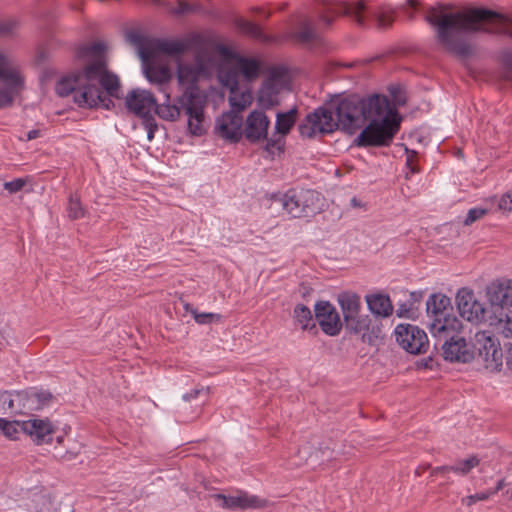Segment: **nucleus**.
Here are the masks:
<instances>
[{"label":"nucleus","mask_w":512,"mask_h":512,"mask_svg":"<svg viewBox=\"0 0 512 512\" xmlns=\"http://www.w3.org/2000/svg\"><path fill=\"white\" fill-rule=\"evenodd\" d=\"M435 28L438 43L448 52L461 57L471 54L465 35L484 31L512 37V17L487 9H458L444 5L430 8L425 17ZM505 79L512 81V54L504 59Z\"/></svg>","instance_id":"1"},{"label":"nucleus","mask_w":512,"mask_h":512,"mask_svg":"<svg viewBox=\"0 0 512 512\" xmlns=\"http://www.w3.org/2000/svg\"><path fill=\"white\" fill-rule=\"evenodd\" d=\"M338 129L348 134L368 125L355 138L358 147L389 145L399 130L400 118L386 96L341 100L335 110Z\"/></svg>","instance_id":"2"},{"label":"nucleus","mask_w":512,"mask_h":512,"mask_svg":"<svg viewBox=\"0 0 512 512\" xmlns=\"http://www.w3.org/2000/svg\"><path fill=\"white\" fill-rule=\"evenodd\" d=\"M105 45L96 42L78 50V57L86 60L80 70L63 76L56 84L61 97L72 95L73 101L83 108H109L111 99L119 90L118 77L107 70Z\"/></svg>","instance_id":"3"},{"label":"nucleus","mask_w":512,"mask_h":512,"mask_svg":"<svg viewBox=\"0 0 512 512\" xmlns=\"http://www.w3.org/2000/svg\"><path fill=\"white\" fill-rule=\"evenodd\" d=\"M213 67V57L206 49L197 51L193 62H180L177 66V83L181 91L178 103L184 108L188 131L194 136L203 135L208 127L205 116L207 95L200 90L198 82L209 76Z\"/></svg>","instance_id":"4"},{"label":"nucleus","mask_w":512,"mask_h":512,"mask_svg":"<svg viewBox=\"0 0 512 512\" xmlns=\"http://www.w3.org/2000/svg\"><path fill=\"white\" fill-rule=\"evenodd\" d=\"M429 330L432 335L453 332L461 322L452 312L451 300L444 294H433L426 302Z\"/></svg>","instance_id":"5"},{"label":"nucleus","mask_w":512,"mask_h":512,"mask_svg":"<svg viewBox=\"0 0 512 512\" xmlns=\"http://www.w3.org/2000/svg\"><path fill=\"white\" fill-rule=\"evenodd\" d=\"M319 193L311 189H290L284 194L274 195V203L291 217L300 218L314 214L318 209Z\"/></svg>","instance_id":"6"},{"label":"nucleus","mask_w":512,"mask_h":512,"mask_svg":"<svg viewBox=\"0 0 512 512\" xmlns=\"http://www.w3.org/2000/svg\"><path fill=\"white\" fill-rule=\"evenodd\" d=\"M260 62L255 58L233 57L218 71L223 86L237 87L241 82H251L259 77Z\"/></svg>","instance_id":"7"},{"label":"nucleus","mask_w":512,"mask_h":512,"mask_svg":"<svg viewBox=\"0 0 512 512\" xmlns=\"http://www.w3.org/2000/svg\"><path fill=\"white\" fill-rule=\"evenodd\" d=\"M474 350L478 360L490 372H498L503 366L500 343L489 331H478L474 336Z\"/></svg>","instance_id":"8"},{"label":"nucleus","mask_w":512,"mask_h":512,"mask_svg":"<svg viewBox=\"0 0 512 512\" xmlns=\"http://www.w3.org/2000/svg\"><path fill=\"white\" fill-rule=\"evenodd\" d=\"M463 325L460 322L459 327L453 332H443L442 334L432 335L438 341L443 342V356L450 362L468 363L475 357V352L467 344L465 338L461 335Z\"/></svg>","instance_id":"9"},{"label":"nucleus","mask_w":512,"mask_h":512,"mask_svg":"<svg viewBox=\"0 0 512 512\" xmlns=\"http://www.w3.org/2000/svg\"><path fill=\"white\" fill-rule=\"evenodd\" d=\"M337 301L341 307L346 328L354 333H361L369 326L368 316L360 314V296L351 291L341 292Z\"/></svg>","instance_id":"10"},{"label":"nucleus","mask_w":512,"mask_h":512,"mask_svg":"<svg viewBox=\"0 0 512 512\" xmlns=\"http://www.w3.org/2000/svg\"><path fill=\"white\" fill-rule=\"evenodd\" d=\"M142 67L147 80L158 86V90L164 93L165 98L169 100V82L172 74L165 60H158L155 56H147L146 52H142Z\"/></svg>","instance_id":"11"},{"label":"nucleus","mask_w":512,"mask_h":512,"mask_svg":"<svg viewBox=\"0 0 512 512\" xmlns=\"http://www.w3.org/2000/svg\"><path fill=\"white\" fill-rule=\"evenodd\" d=\"M335 113L326 109L319 108L312 114H309L305 121L299 126V132L302 137L312 138L317 133H331L338 129Z\"/></svg>","instance_id":"12"},{"label":"nucleus","mask_w":512,"mask_h":512,"mask_svg":"<svg viewBox=\"0 0 512 512\" xmlns=\"http://www.w3.org/2000/svg\"><path fill=\"white\" fill-rule=\"evenodd\" d=\"M395 339L397 343L411 354H422L428 349L429 342L426 333L412 324H399L396 326Z\"/></svg>","instance_id":"13"},{"label":"nucleus","mask_w":512,"mask_h":512,"mask_svg":"<svg viewBox=\"0 0 512 512\" xmlns=\"http://www.w3.org/2000/svg\"><path fill=\"white\" fill-rule=\"evenodd\" d=\"M457 307L460 315L469 322L481 323L487 321V310L484 304L480 303L474 293L462 288L456 295Z\"/></svg>","instance_id":"14"},{"label":"nucleus","mask_w":512,"mask_h":512,"mask_svg":"<svg viewBox=\"0 0 512 512\" xmlns=\"http://www.w3.org/2000/svg\"><path fill=\"white\" fill-rule=\"evenodd\" d=\"M366 10V5L364 1H358L355 3H346V2H338V1H329L325 4L324 10L320 13V20L326 25L329 26L333 17L331 15H340L344 14L350 17H353L358 24L364 23L363 13Z\"/></svg>","instance_id":"15"},{"label":"nucleus","mask_w":512,"mask_h":512,"mask_svg":"<svg viewBox=\"0 0 512 512\" xmlns=\"http://www.w3.org/2000/svg\"><path fill=\"white\" fill-rule=\"evenodd\" d=\"M215 131L221 138L236 143L244 135L243 117L235 111L226 112L217 119Z\"/></svg>","instance_id":"16"},{"label":"nucleus","mask_w":512,"mask_h":512,"mask_svg":"<svg viewBox=\"0 0 512 512\" xmlns=\"http://www.w3.org/2000/svg\"><path fill=\"white\" fill-rule=\"evenodd\" d=\"M128 110L143 119L152 117L156 108L154 95L144 89H134L129 92L125 99Z\"/></svg>","instance_id":"17"},{"label":"nucleus","mask_w":512,"mask_h":512,"mask_svg":"<svg viewBox=\"0 0 512 512\" xmlns=\"http://www.w3.org/2000/svg\"><path fill=\"white\" fill-rule=\"evenodd\" d=\"M270 119L261 109L249 113L244 123V136L251 143L266 140Z\"/></svg>","instance_id":"18"},{"label":"nucleus","mask_w":512,"mask_h":512,"mask_svg":"<svg viewBox=\"0 0 512 512\" xmlns=\"http://www.w3.org/2000/svg\"><path fill=\"white\" fill-rule=\"evenodd\" d=\"M315 317L321 330L329 336H336L342 329V323L336 308L329 302L315 305Z\"/></svg>","instance_id":"19"},{"label":"nucleus","mask_w":512,"mask_h":512,"mask_svg":"<svg viewBox=\"0 0 512 512\" xmlns=\"http://www.w3.org/2000/svg\"><path fill=\"white\" fill-rule=\"evenodd\" d=\"M216 500H220L221 507L225 509H248V508H263L267 505V501L257 496L248 495L247 493L240 492L236 495L225 496L223 494L214 495Z\"/></svg>","instance_id":"20"},{"label":"nucleus","mask_w":512,"mask_h":512,"mask_svg":"<svg viewBox=\"0 0 512 512\" xmlns=\"http://www.w3.org/2000/svg\"><path fill=\"white\" fill-rule=\"evenodd\" d=\"M56 428L48 419H29L24 421V433L38 445L49 443Z\"/></svg>","instance_id":"21"},{"label":"nucleus","mask_w":512,"mask_h":512,"mask_svg":"<svg viewBox=\"0 0 512 512\" xmlns=\"http://www.w3.org/2000/svg\"><path fill=\"white\" fill-rule=\"evenodd\" d=\"M488 298L497 310L503 311L504 306H512V281L503 280L491 283L487 288Z\"/></svg>","instance_id":"22"},{"label":"nucleus","mask_w":512,"mask_h":512,"mask_svg":"<svg viewBox=\"0 0 512 512\" xmlns=\"http://www.w3.org/2000/svg\"><path fill=\"white\" fill-rule=\"evenodd\" d=\"M187 49V44L183 41L177 40H157L152 41L151 55L153 54L156 59L164 60V55H178Z\"/></svg>","instance_id":"23"},{"label":"nucleus","mask_w":512,"mask_h":512,"mask_svg":"<svg viewBox=\"0 0 512 512\" xmlns=\"http://www.w3.org/2000/svg\"><path fill=\"white\" fill-rule=\"evenodd\" d=\"M226 87L230 90L229 103L232 107L231 111H235L240 114L252 104L253 96L247 87H244L243 89L240 86Z\"/></svg>","instance_id":"24"},{"label":"nucleus","mask_w":512,"mask_h":512,"mask_svg":"<svg viewBox=\"0 0 512 512\" xmlns=\"http://www.w3.org/2000/svg\"><path fill=\"white\" fill-rule=\"evenodd\" d=\"M366 302L369 310L377 316L388 317L393 313V305L387 295H368L366 296Z\"/></svg>","instance_id":"25"},{"label":"nucleus","mask_w":512,"mask_h":512,"mask_svg":"<svg viewBox=\"0 0 512 512\" xmlns=\"http://www.w3.org/2000/svg\"><path fill=\"white\" fill-rule=\"evenodd\" d=\"M278 92L279 91L274 80L269 79L265 81L258 93L259 105L265 109H270L278 105Z\"/></svg>","instance_id":"26"},{"label":"nucleus","mask_w":512,"mask_h":512,"mask_svg":"<svg viewBox=\"0 0 512 512\" xmlns=\"http://www.w3.org/2000/svg\"><path fill=\"white\" fill-rule=\"evenodd\" d=\"M24 78L19 68L12 62V60L0 53V81H12L14 84L21 82Z\"/></svg>","instance_id":"27"},{"label":"nucleus","mask_w":512,"mask_h":512,"mask_svg":"<svg viewBox=\"0 0 512 512\" xmlns=\"http://www.w3.org/2000/svg\"><path fill=\"white\" fill-rule=\"evenodd\" d=\"M169 99H171V97ZM154 112H156L160 118L174 122L179 120L181 115L184 114V108L178 103V98L174 104H171L170 100L166 99L164 103L160 105L156 104Z\"/></svg>","instance_id":"28"},{"label":"nucleus","mask_w":512,"mask_h":512,"mask_svg":"<svg viewBox=\"0 0 512 512\" xmlns=\"http://www.w3.org/2000/svg\"><path fill=\"white\" fill-rule=\"evenodd\" d=\"M22 399L23 395L19 392H0V414L21 412L22 406L19 402Z\"/></svg>","instance_id":"29"},{"label":"nucleus","mask_w":512,"mask_h":512,"mask_svg":"<svg viewBox=\"0 0 512 512\" xmlns=\"http://www.w3.org/2000/svg\"><path fill=\"white\" fill-rule=\"evenodd\" d=\"M298 111L292 108L287 112H279L276 115L275 131L281 136L287 135L297 120Z\"/></svg>","instance_id":"30"},{"label":"nucleus","mask_w":512,"mask_h":512,"mask_svg":"<svg viewBox=\"0 0 512 512\" xmlns=\"http://www.w3.org/2000/svg\"><path fill=\"white\" fill-rule=\"evenodd\" d=\"M235 25L242 33H244L250 37H253L262 42H270L271 41V38L269 36L265 35L262 32L261 28L253 22L247 21L243 18H236Z\"/></svg>","instance_id":"31"},{"label":"nucleus","mask_w":512,"mask_h":512,"mask_svg":"<svg viewBox=\"0 0 512 512\" xmlns=\"http://www.w3.org/2000/svg\"><path fill=\"white\" fill-rule=\"evenodd\" d=\"M5 87L0 89V108L10 106L13 103L14 97L23 89L24 78L21 82L14 84L12 81H1Z\"/></svg>","instance_id":"32"},{"label":"nucleus","mask_w":512,"mask_h":512,"mask_svg":"<svg viewBox=\"0 0 512 512\" xmlns=\"http://www.w3.org/2000/svg\"><path fill=\"white\" fill-rule=\"evenodd\" d=\"M481 459L477 455H470L467 458L460 459L451 465V471L460 476L468 475L474 468L478 467Z\"/></svg>","instance_id":"33"},{"label":"nucleus","mask_w":512,"mask_h":512,"mask_svg":"<svg viewBox=\"0 0 512 512\" xmlns=\"http://www.w3.org/2000/svg\"><path fill=\"white\" fill-rule=\"evenodd\" d=\"M293 317L295 322L301 326V329L309 330L315 328L311 310L307 306L303 304L296 305L293 311Z\"/></svg>","instance_id":"34"},{"label":"nucleus","mask_w":512,"mask_h":512,"mask_svg":"<svg viewBox=\"0 0 512 512\" xmlns=\"http://www.w3.org/2000/svg\"><path fill=\"white\" fill-rule=\"evenodd\" d=\"M0 430L7 438L18 439L19 434L24 433V421H8L0 418Z\"/></svg>","instance_id":"35"},{"label":"nucleus","mask_w":512,"mask_h":512,"mask_svg":"<svg viewBox=\"0 0 512 512\" xmlns=\"http://www.w3.org/2000/svg\"><path fill=\"white\" fill-rule=\"evenodd\" d=\"M490 325H495L499 333L506 338H512V313L500 311V317L495 321L491 320Z\"/></svg>","instance_id":"36"},{"label":"nucleus","mask_w":512,"mask_h":512,"mask_svg":"<svg viewBox=\"0 0 512 512\" xmlns=\"http://www.w3.org/2000/svg\"><path fill=\"white\" fill-rule=\"evenodd\" d=\"M184 309L187 312H190L191 315L193 316L194 320L200 325L210 324L212 322H220L222 319V316L217 313H206V312L199 313L196 309H194L188 303H186L184 305Z\"/></svg>","instance_id":"37"},{"label":"nucleus","mask_w":512,"mask_h":512,"mask_svg":"<svg viewBox=\"0 0 512 512\" xmlns=\"http://www.w3.org/2000/svg\"><path fill=\"white\" fill-rule=\"evenodd\" d=\"M127 40L136 47L138 55L142 60V52H146L147 56L151 55L152 41H146L143 36L136 32H130L126 35Z\"/></svg>","instance_id":"38"},{"label":"nucleus","mask_w":512,"mask_h":512,"mask_svg":"<svg viewBox=\"0 0 512 512\" xmlns=\"http://www.w3.org/2000/svg\"><path fill=\"white\" fill-rule=\"evenodd\" d=\"M296 39L303 43H311L317 39L315 30L311 27L310 23L305 21L301 24L299 31L295 35Z\"/></svg>","instance_id":"39"},{"label":"nucleus","mask_w":512,"mask_h":512,"mask_svg":"<svg viewBox=\"0 0 512 512\" xmlns=\"http://www.w3.org/2000/svg\"><path fill=\"white\" fill-rule=\"evenodd\" d=\"M67 210L68 216L72 220L80 219L85 215V210L77 196H70Z\"/></svg>","instance_id":"40"},{"label":"nucleus","mask_w":512,"mask_h":512,"mask_svg":"<svg viewBox=\"0 0 512 512\" xmlns=\"http://www.w3.org/2000/svg\"><path fill=\"white\" fill-rule=\"evenodd\" d=\"M284 140L282 137L267 139L265 145V151L274 158L276 155H280L283 152Z\"/></svg>","instance_id":"41"},{"label":"nucleus","mask_w":512,"mask_h":512,"mask_svg":"<svg viewBox=\"0 0 512 512\" xmlns=\"http://www.w3.org/2000/svg\"><path fill=\"white\" fill-rule=\"evenodd\" d=\"M488 213L487 209L476 207L472 208L468 211L467 216L464 220V225L469 226L472 225L474 222L480 220Z\"/></svg>","instance_id":"42"},{"label":"nucleus","mask_w":512,"mask_h":512,"mask_svg":"<svg viewBox=\"0 0 512 512\" xmlns=\"http://www.w3.org/2000/svg\"><path fill=\"white\" fill-rule=\"evenodd\" d=\"M394 21V12L391 10H382L377 15V23L380 28H388Z\"/></svg>","instance_id":"43"},{"label":"nucleus","mask_w":512,"mask_h":512,"mask_svg":"<svg viewBox=\"0 0 512 512\" xmlns=\"http://www.w3.org/2000/svg\"><path fill=\"white\" fill-rule=\"evenodd\" d=\"M26 184L27 179L17 178L12 181L5 182L4 189L7 190L9 193L13 194L21 191Z\"/></svg>","instance_id":"44"},{"label":"nucleus","mask_w":512,"mask_h":512,"mask_svg":"<svg viewBox=\"0 0 512 512\" xmlns=\"http://www.w3.org/2000/svg\"><path fill=\"white\" fill-rule=\"evenodd\" d=\"M486 500H487V495H484L483 492H479V493H476L473 495H468V496L463 497L461 499V503H462V505H464L466 507H471L478 501H486Z\"/></svg>","instance_id":"45"},{"label":"nucleus","mask_w":512,"mask_h":512,"mask_svg":"<svg viewBox=\"0 0 512 512\" xmlns=\"http://www.w3.org/2000/svg\"><path fill=\"white\" fill-rule=\"evenodd\" d=\"M196 9V7L192 4H189L185 0H177V7L171 9L174 14H186L192 12Z\"/></svg>","instance_id":"46"},{"label":"nucleus","mask_w":512,"mask_h":512,"mask_svg":"<svg viewBox=\"0 0 512 512\" xmlns=\"http://www.w3.org/2000/svg\"><path fill=\"white\" fill-rule=\"evenodd\" d=\"M499 209L503 211H512V191L503 195L499 201Z\"/></svg>","instance_id":"47"},{"label":"nucleus","mask_w":512,"mask_h":512,"mask_svg":"<svg viewBox=\"0 0 512 512\" xmlns=\"http://www.w3.org/2000/svg\"><path fill=\"white\" fill-rule=\"evenodd\" d=\"M310 454H311V447H309V446H303L301 449H299L298 455H297L299 457V461L296 462V465H303V464L307 463Z\"/></svg>","instance_id":"48"},{"label":"nucleus","mask_w":512,"mask_h":512,"mask_svg":"<svg viewBox=\"0 0 512 512\" xmlns=\"http://www.w3.org/2000/svg\"><path fill=\"white\" fill-rule=\"evenodd\" d=\"M144 120H145V125H146V128H147L148 139L152 140L153 137H154V132L157 129V124L155 123V119H154L153 116L149 117V118H146Z\"/></svg>","instance_id":"49"},{"label":"nucleus","mask_w":512,"mask_h":512,"mask_svg":"<svg viewBox=\"0 0 512 512\" xmlns=\"http://www.w3.org/2000/svg\"><path fill=\"white\" fill-rule=\"evenodd\" d=\"M16 27V23L14 21H4L0 23V34L8 35L11 33Z\"/></svg>","instance_id":"50"},{"label":"nucleus","mask_w":512,"mask_h":512,"mask_svg":"<svg viewBox=\"0 0 512 512\" xmlns=\"http://www.w3.org/2000/svg\"><path fill=\"white\" fill-rule=\"evenodd\" d=\"M204 391L208 392V389H205L203 387L202 388H195L191 392H189V393H187V394H185L183 396V401L184 402H189L192 399H196L199 396V394L204 392Z\"/></svg>","instance_id":"51"},{"label":"nucleus","mask_w":512,"mask_h":512,"mask_svg":"<svg viewBox=\"0 0 512 512\" xmlns=\"http://www.w3.org/2000/svg\"><path fill=\"white\" fill-rule=\"evenodd\" d=\"M34 397L38 400L39 404L45 405L51 400L52 395L49 392H38L34 394Z\"/></svg>","instance_id":"52"},{"label":"nucleus","mask_w":512,"mask_h":512,"mask_svg":"<svg viewBox=\"0 0 512 512\" xmlns=\"http://www.w3.org/2000/svg\"><path fill=\"white\" fill-rule=\"evenodd\" d=\"M449 472H452L451 465H445V466L435 467V468L431 469L432 476H436L438 474H446Z\"/></svg>","instance_id":"53"},{"label":"nucleus","mask_w":512,"mask_h":512,"mask_svg":"<svg viewBox=\"0 0 512 512\" xmlns=\"http://www.w3.org/2000/svg\"><path fill=\"white\" fill-rule=\"evenodd\" d=\"M40 134H41V133H40V130H38V129H33V130L29 131V132L26 134V138H22V137H20L19 139H20L21 141H30V140H34V139H36V138L40 137Z\"/></svg>","instance_id":"54"},{"label":"nucleus","mask_w":512,"mask_h":512,"mask_svg":"<svg viewBox=\"0 0 512 512\" xmlns=\"http://www.w3.org/2000/svg\"><path fill=\"white\" fill-rule=\"evenodd\" d=\"M507 367L512 371V344L509 345L506 358Z\"/></svg>","instance_id":"55"},{"label":"nucleus","mask_w":512,"mask_h":512,"mask_svg":"<svg viewBox=\"0 0 512 512\" xmlns=\"http://www.w3.org/2000/svg\"><path fill=\"white\" fill-rule=\"evenodd\" d=\"M393 96H394V101L396 102V104L398 105H404L405 104V98L400 96V95H396L395 93H393Z\"/></svg>","instance_id":"56"},{"label":"nucleus","mask_w":512,"mask_h":512,"mask_svg":"<svg viewBox=\"0 0 512 512\" xmlns=\"http://www.w3.org/2000/svg\"><path fill=\"white\" fill-rule=\"evenodd\" d=\"M498 492V490H496V488H493V489H488L486 491H483L484 495H487V500L492 497L493 495H495L496 493Z\"/></svg>","instance_id":"57"},{"label":"nucleus","mask_w":512,"mask_h":512,"mask_svg":"<svg viewBox=\"0 0 512 512\" xmlns=\"http://www.w3.org/2000/svg\"><path fill=\"white\" fill-rule=\"evenodd\" d=\"M498 492V490H496V488H493V489H488L486 491H483L484 495H487V500L492 497L493 495H495L496 493Z\"/></svg>","instance_id":"58"},{"label":"nucleus","mask_w":512,"mask_h":512,"mask_svg":"<svg viewBox=\"0 0 512 512\" xmlns=\"http://www.w3.org/2000/svg\"><path fill=\"white\" fill-rule=\"evenodd\" d=\"M430 468V465L427 464V465H423V466H419L416 470H415V474L416 475H421V473L424 471V470H427Z\"/></svg>","instance_id":"59"},{"label":"nucleus","mask_w":512,"mask_h":512,"mask_svg":"<svg viewBox=\"0 0 512 512\" xmlns=\"http://www.w3.org/2000/svg\"><path fill=\"white\" fill-rule=\"evenodd\" d=\"M504 486H505V480L504 479H500L497 482L495 488H496V490L500 491V490H502L504 488Z\"/></svg>","instance_id":"60"},{"label":"nucleus","mask_w":512,"mask_h":512,"mask_svg":"<svg viewBox=\"0 0 512 512\" xmlns=\"http://www.w3.org/2000/svg\"><path fill=\"white\" fill-rule=\"evenodd\" d=\"M505 494L512 500V484L507 488Z\"/></svg>","instance_id":"61"},{"label":"nucleus","mask_w":512,"mask_h":512,"mask_svg":"<svg viewBox=\"0 0 512 512\" xmlns=\"http://www.w3.org/2000/svg\"><path fill=\"white\" fill-rule=\"evenodd\" d=\"M220 52L221 54H223L224 56H228L229 55V51L227 48L225 47H220Z\"/></svg>","instance_id":"62"},{"label":"nucleus","mask_w":512,"mask_h":512,"mask_svg":"<svg viewBox=\"0 0 512 512\" xmlns=\"http://www.w3.org/2000/svg\"><path fill=\"white\" fill-rule=\"evenodd\" d=\"M407 2L413 8H415L417 6V1L416 0H408Z\"/></svg>","instance_id":"63"},{"label":"nucleus","mask_w":512,"mask_h":512,"mask_svg":"<svg viewBox=\"0 0 512 512\" xmlns=\"http://www.w3.org/2000/svg\"><path fill=\"white\" fill-rule=\"evenodd\" d=\"M351 203H352V205H353V206H358V203H357L356 198H353V199L351 200Z\"/></svg>","instance_id":"64"}]
</instances>
